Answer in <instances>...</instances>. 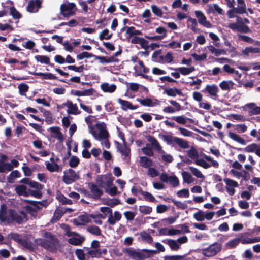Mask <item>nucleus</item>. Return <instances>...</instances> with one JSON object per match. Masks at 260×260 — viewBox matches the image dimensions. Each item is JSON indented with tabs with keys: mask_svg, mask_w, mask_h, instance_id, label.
I'll return each mask as SVG.
<instances>
[{
	"mask_svg": "<svg viewBox=\"0 0 260 260\" xmlns=\"http://www.w3.org/2000/svg\"><path fill=\"white\" fill-rule=\"evenodd\" d=\"M142 240L149 244H151L153 242V238L146 231H143L140 234Z\"/></svg>",
	"mask_w": 260,
	"mask_h": 260,
	"instance_id": "obj_44",
	"label": "nucleus"
},
{
	"mask_svg": "<svg viewBox=\"0 0 260 260\" xmlns=\"http://www.w3.org/2000/svg\"><path fill=\"white\" fill-rule=\"evenodd\" d=\"M189 169L191 173L193 174V175H194L196 177L198 178H204V176L198 169L192 166H190Z\"/></svg>",
	"mask_w": 260,
	"mask_h": 260,
	"instance_id": "obj_60",
	"label": "nucleus"
},
{
	"mask_svg": "<svg viewBox=\"0 0 260 260\" xmlns=\"http://www.w3.org/2000/svg\"><path fill=\"white\" fill-rule=\"evenodd\" d=\"M113 36V34H109V30L107 28H105L99 35V38L100 40H110Z\"/></svg>",
	"mask_w": 260,
	"mask_h": 260,
	"instance_id": "obj_41",
	"label": "nucleus"
},
{
	"mask_svg": "<svg viewBox=\"0 0 260 260\" xmlns=\"http://www.w3.org/2000/svg\"><path fill=\"white\" fill-rule=\"evenodd\" d=\"M195 164L198 166L202 167L204 169H208L211 167V165L202 158L196 160Z\"/></svg>",
	"mask_w": 260,
	"mask_h": 260,
	"instance_id": "obj_58",
	"label": "nucleus"
},
{
	"mask_svg": "<svg viewBox=\"0 0 260 260\" xmlns=\"http://www.w3.org/2000/svg\"><path fill=\"white\" fill-rule=\"evenodd\" d=\"M147 140L149 142H150L153 147H154L156 150L158 151H162V147L160 145L158 141L156 140V139L152 136H149L147 138Z\"/></svg>",
	"mask_w": 260,
	"mask_h": 260,
	"instance_id": "obj_31",
	"label": "nucleus"
},
{
	"mask_svg": "<svg viewBox=\"0 0 260 260\" xmlns=\"http://www.w3.org/2000/svg\"><path fill=\"white\" fill-rule=\"evenodd\" d=\"M260 52V48L246 47L243 51L244 54L248 55L250 53H257Z\"/></svg>",
	"mask_w": 260,
	"mask_h": 260,
	"instance_id": "obj_63",
	"label": "nucleus"
},
{
	"mask_svg": "<svg viewBox=\"0 0 260 260\" xmlns=\"http://www.w3.org/2000/svg\"><path fill=\"white\" fill-rule=\"evenodd\" d=\"M172 70H175L176 71L179 72L183 75H187L195 71V68L193 66H191L189 68L186 67H179L177 68H171Z\"/></svg>",
	"mask_w": 260,
	"mask_h": 260,
	"instance_id": "obj_25",
	"label": "nucleus"
},
{
	"mask_svg": "<svg viewBox=\"0 0 260 260\" xmlns=\"http://www.w3.org/2000/svg\"><path fill=\"white\" fill-rule=\"evenodd\" d=\"M240 241L239 238L232 239L225 244V246L229 249L234 248L239 244Z\"/></svg>",
	"mask_w": 260,
	"mask_h": 260,
	"instance_id": "obj_48",
	"label": "nucleus"
},
{
	"mask_svg": "<svg viewBox=\"0 0 260 260\" xmlns=\"http://www.w3.org/2000/svg\"><path fill=\"white\" fill-rule=\"evenodd\" d=\"M115 143L118 145V149L122 155L127 157L129 156L131 153L130 148L127 146V143L121 145L118 142L115 141Z\"/></svg>",
	"mask_w": 260,
	"mask_h": 260,
	"instance_id": "obj_20",
	"label": "nucleus"
},
{
	"mask_svg": "<svg viewBox=\"0 0 260 260\" xmlns=\"http://www.w3.org/2000/svg\"><path fill=\"white\" fill-rule=\"evenodd\" d=\"M42 2L40 0H30L26 10L30 13H36L41 8Z\"/></svg>",
	"mask_w": 260,
	"mask_h": 260,
	"instance_id": "obj_13",
	"label": "nucleus"
},
{
	"mask_svg": "<svg viewBox=\"0 0 260 260\" xmlns=\"http://www.w3.org/2000/svg\"><path fill=\"white\" fill-rule=\"evenodd\" d=\"M172 119L180 124L185 125L187 122V120L192 121V119L184 117V116H173Z\"/></svg>",
	"mask_w": 260,
	"mask_h": 260,
	"instance_id": "obj_42",
	"label": "nucleus"
},
{
	"mask_svg": "<svg viewBox=\"0 0 260 260\" xmlns=\"http://www.w3.org/2000/svg\"><path fill=\"white\" fill-rule=\"evenodd\" d=\"M238 7L236 9L239 12V14H243L246 13V6L244 0H237Z\"/></svg>",
	"mask_w": 260,
	"mask_h": 260,
	"instance_id": "obj_34",
	"label": "nucleus"
},
{
	"mask_svg": "<svg viewBox=\"0 0 260 260\" xmlns=\"http://www.w3.org/2000/svg\"><path fill=\"white\" fill-rule=\"evenodd\" d=\"M162 242L165 244H168L172 250L176 251L178 250L180 248V245L178 243L177 240L166 239L163 240Z\"/></svg>",
	"mask_w": 260,
	"mask_h": 260,
	"instance_id": "obj_23",
	"label": "nucleus"
},
{
	"mask_svg": "<svg viewBox=\"0 0 260 260\" xmlns=\"http://www.w3.org/2000/svg\"><path fill=\"white\" fill-rule=\"evenodd\" d=\"M96 183L101 188L105 186L110 187L113 185V177L111 174L98 175L95 179Z\"/></svg>",
	"mask_w": 260,
	"mask_h": 260,
	"instance_id": "obj_6",
	"label": "nucleus"
},
{
	"mask_svg": "<svg viewBox=\"0 0 260 260\" xmlns=\"http://www.w3.org/2000/svg\"><path fill=\"white\" fill-rule=\"evenodd\" d=\"M43 78L44 79L58 80L60 82L70 84V83L66 81L64 79H58L57 77H56V76H55L54 75L51 73H43Z\"/></svg>",
	"mask_w": 260,
	"mask_h": 260,
	"instance_id": "obj_37",
	"label": "nucleus"
},
{
	"mask_svg": "<svg viewBox=\"0 0 260 260\" xmlns=\"http://www.w3.org/2000/svg\"><path fill=\"white\" fill-rule=\"evenodd\" d=\"M101 89L104 92L113 93L116 89V86L115 84L110 85L108 83H104L101 85Z\"/></svg>",
	"mask_w": 260,
	"mask_h": 260,
	"instance_id": "obj_27",
	"label": "nucleus"
},
{
	"mask_svg": "<svg viewBox=\"0 0 260 260\" xmlns=\"http://www.w3.org/2000/svg\"><path fill=\"white\" fill-rule=\"evenodd\" d=\"M230 148H233V149L237 150L239 151H244L246 152H255L256 148L258 147V145L256 143H252L248 146H247L245 148H237L235 147H233L231 146H229Z\"/></svg>",
	"mask_w": 260,
	"mask_h": 260,
	"instance_id": "obj_16",
	"label": "nucleus"
},
{
	"mask_svg": "<svg viewBox=\"0 0 260 260\" xmlns=\"http://www.w3.org/2000/svg\"><path fill=\"white\" fill-rule=\"evenodd\" d=\"M20 244L30 251H34L35 250V246L31 241L26 239H23Z\"/></svg>",
	"mask_w": 260,
	"mask_h": 260,
	"instance_id": "obj_38",
	"label": "nucleus"
},
{
	"mask_svg": "<svg viewBox=\"0 0 260 260\" xmlns=\"http://www.w3.org/2000/svg\"><path fill=\"white\" fill-rule=\"evenodd\" d=\"M164 93L166 94L168 96L175 97L177 95L184 96V94L182 91L176 87L165 88Z\"/></svg>",
	"mask_w": 260,
	"mask_h": 260,
	"instance_id": "obj_14",
	"label": "nucleus"
},
{
	"mask_svg": "<svg viewBox=\"0 0 260 260\" xmlns=\"http://www.w3.org/2000/svg\"><path fill=\"white\" fill-rule=\"evenodd\" d=\"M8 238L10 239H12L14 241L20 244L23 239L22 238V236L18 233H10L8 235Z\"/></svg>",
	"mask_w": 260,
	"mask_h": 260,
	"instance_id": "obj_46",
	"label": "nucleus"
},
{
	"mask_svg": "<svg viewBox=\"0 0 260 260\" xmlns=\"http://www.w3.org/2000/svg\"><path fill=\"white\" fill-rule=\"evenodd\" d=\"M21 176V174L18 170L12 171L8 178V182L12 183L14 178H19Z\"/></svg>",
	"mask_w": 260,
	"mask_h": 260,
	"instance_id": "obj_57",
	"label": "nucleus"
},
{
	"mask_svg": "<svg viewBox=\"0 0 260 260\" xmlns=\"http://www.w3.org/2000/svg\"><path fill=\"white\" fill-rule=\"evenodd\" d=\"M15 191L19 196H23L24 197H28L29 193L27 191V187L24 185H17L15 187Z\"/></svg>",
	"mask_w": 260,
	"mask_h": 260,
	"instance_id": "obj_28",
	"label": "nucleus"
},
{
	"mask_svg": "<svg viewBox=\"0 0 260 260\" xmlns=\"http://www.w3.org/2000/svg\"><path fill=\"white\" fill-rule=\"evenodd\" d=\"M117 102L121 105V108L124 111H126L127 109L131 110L132 103L127 101L123 100L120 98L117 99Z\"/></svg>",
	"mask_w": 260,
	"mask_h": 260,
	"instance_id": "obj_43",
	"label": "nucleus"
},
{
	"mask_svg": "<svg viewBox=\"0 0 260 260\" xmlns=\"http://www.w3.org/2000/svg\"><path fill=\"white\" fill-rule=\"evenodd\" d=\"M87 252L86 253L87 257L89 258H100L101 257L100 249H92L89 247H84Z\"/></svg>",
	"mask_w": 260,
	"mask_h": 260,
	"instance_id": "obj_19",
	"label": "nucleus"
},
{
	"mask_svg": "<svg viewBox=\"0 0 260 260\" xmlns=\"http://www.w3.org/2000/svg\"><path fill=\"white\" fill-rule=\"evenodd\" d=\"M94 55L91 53L88 52H82L77 56V59L78 60H82L84 58H91L94 57Z\"/></svg>",
	"mask_w": 260,
	"mask_h": 260,
	"instance_id": "obj_62",
	"label": "nucleus"
},
{
	"mask_svg": "<svg viewBox=\"0 0 260 260\" xmlns=\"http://www.w3.org/2000/svg\"><path fill=\"white\" fill-rule=\"evenodd\" d=\"M223 181L225 183L226 187H238L239 186L238 182L234 180L225 178Z\"/></svg>",
	"mask_w": 260,
	"mask_h": 260,
	"instance_id": "obj_53",
	"label": "nucleus"
},
{
	"mask_svg": "<svg viewBox=\"0 0 260 260\" xmlns=\"http://www.w3.org/2000/svg\"><path fill=\"white\" fill-rule=\"evenodd\" d=\"M149 68L146 67L145 68H144V69L143 70V72L144 73H142L141 72L136 73V75L140 76L141 77V78H144L150 82H153L154 81V80L152 77L146 74V73H149Z\"/></svg>",
	"mask_w": 260,
	"mask_h": 260,
	"instance_id": "obj_30",
	"label": "nucleus"
},
{
	"mask_svg": "<svg viewBox=\"0 0 260 260\" xmlns=\"http://www.w3.org/2000/svg\"><path fill=\"white\" fill-rule=\"evenodd\" d=\"M136 101L144 106L152 107L154 106V104L153 103L152 100L148 98H146L144 99L137 98L136 99Z\"/></svg>",
	"mask_w": 260,
	"mask_h": 260,
	"instance_id": "obj_39",
	"label": "nucleus"
},
{
	"mask_svg": "<svg viewBox=\"0 0 260 260\" xmlns=\"http://www.w3.org/2000/svg\"><path fill=\"white\" fill-rule=\"evenodd\" d=\"M79 179V175L72 169H69L64 171L63 181L66 184H71Z\"/></svg>",
	"mask_w": 260,
	"mask_h": 260,
	"instance_id": "obj_8",
	"label": "nucleus"
},
{
	"mask_svg": "<svg viewBox=\"0 0 260 260\" xmlns=\"http://www.w3.org/2000/svg\"><path fill=\"white\" fill-rule=\"evenodd\" d=\"M57 199L63 205H71L73 203L71 200L68 199L62 194H60V195L58 196Z\"/></svg>",
	"mask_w": 260,
	"mask_h": 260,
	"instance_id": "obj_52",
	"label": "nucleus"
},
{
	"mask_svg": "<svg viewBox=\"0 0 260 260\" xmlns=\"http://www.w3.org/2000/svg\"><path fill=\"white\" fill-rule=\"evenodd\" d=\"M84 240V238H78L76 237H73L69 239L68 241L70 244L76 246H79L81 245Z\"/></svg>",
	"mask_w": 260,
	"mask_h": 260,
	"instance_id": "obj_49",
	"label": "nucleus"
},
{
	"mask_svg": "<svg viewBox=\"0 0 260 260\" xmlns=\"http://www.w3.org/2000/svg\"><path fill=\"white\" fill-rule=\"evenodd\" d=\"M87 231L90 234L94 235L100 236L101 235V230L100 228L96 225L88 226L87 229Z\"/></svg>",
	"mask_w": 260,
	"mask_h": 260,
	"instance_id": "obj_45",
	"label": "nucleus"
},
{
	"mask_svg": "<svg viewBox=\"0 0 260 260\" xmlns=\"http://www.w3.org/2000/svg\"><path fill=\"white\" fill-rule=\"evenodd\" d=\"M28 220V217L25 212L10 209L7 210L5 204H2L0 209V221L6 222L8 224L16 223L22 224Z\"/></svg>",
	"mask_w": 260,
	"mask_h": 260,
	"instance_id": "obj_1",
	"label": "nucleus"
},
{
	"mask_svg": "<svg viewBox=\"0 0 260 260\" xmlns=\"http://www.w3.org/2000/svg\"><path fill=\"white\" fill-rule=\"evenodd\" d=\"M126 34L128 35L127 38L130 39L134 36L142 35V32L140 30L136 29L134 26H131L127 28Z\"/></svg>",
	"mask_w": 260,
	"mask_h": 260,
	"instance_id": "obj_32",
	"label": "nucleus"
},
{
	"mask_svg": "<svg viewBox=\"0 0 260 260\" xmlns=\"http://www.w3.org/2000/svg\"><path fill=\"white\" fill-rule=\"evenodd\" d=\"M203 93H208L213 99H215L218 96L219 88L216 84H208L206 87L202 90Z\"/></svg>",
	"mask_w": 260,
	"mask_h": 260,
	"instance_id": "obj_10",
	"label": "nucleus"
},
{
	"mask_svg": "<svg viewBox=\"0 0 260 260\" xmlns=\"http://www.w3.org/2000/svg\"><path fill=\"white\" fill-rule=\"evenodd\" d=\"M45 237L46 239H36L35 240L36 243L51 252L56 253L59 246L58 240L49 232H45Z\"/></svg>",
	"mask_w": 260,
	"mask_h": 260,
	"instance_id": "obj_2",
	"label": "nucleus"
},
{
	"mask_svg": "<svg viewBox=\"0 0 260 260\" xmlns=\"http://www.w3.org/2000/svg\"><path fill=\"white\" fill-rule=\"evenodd\" d=\"M159 137L162 138L168 144H171L174 142L182 149H188L190 146L188 141L177 137H173L171 135L159 134Z\"/></svg>",
	"mask_w": 260,
	"mask_h": 260,
	"instance_id": "obj_4",
	"label": "nucleus"
},
{
	"mask_svg": "<svg viewBox=\"0 0 260 260\" xmlns=\"http://www.w3.org/2000/svg\"><path fill=\"white\" fill-rule=\"evenodd\" d=\"M90 214L80 215L78 217L79 221H74V223L76 225H85L87 223L91 221Z\"/></svg>",
	"mask_w": 260,
	"mask_h": 260,
	"instance_id": "obj_15",
	"label": "nucleus"
},
{
	"mask_svg": "<svg viewBox=\"0 0 260 260\" xmlns=\"http://www.w3.org/2000/svg\"><path fill=\"white\" fill-rule=\"evenodd\" d=\"M126 252L128 255L135 260H144L151 257L154 254L157 253V250L143 249L141 251L127 249Z\"/></svg>",
	"mask_w": 260,
	"mask_h": 260,
	"instance_id": "obj_3",
	"label": "nucleus"
},
{
	"mask_svg": "<svg viewBox=\"0 0 260 260\" xmlns=\"http://www.w3.org/2000/svg\"><path fill=\"white\" fill-rule=\"evenodd\" d=\"M80 162L79 159L76 156H72L69 161V165L71 167L75 168Z\"/></svg>",
	"mask_w": 260,
	"mask_h": 260,
	"instance_id": "obj_64",
	"label": "nucleus"
},
{
	"mask_svg": "<svg viewBox=\"0 0 260 260\" xmlns=\"http://www.w3.org/2000/svg\"><path fill=\"white\" fill-rule=\"evenodd\" d=\"M51 133L55 135L54 136L58 140L62 142L63 140V136L60 131V128L58 126H53L50 128Z\"/></svg>",
	"mask_w": 260,
	"mask_h": 260,
	"instance_id": "obj_29",
	"label": "nucleus"
},
{
	"mask_svg": "<svg viewBox=\"0 0 260 260\" xmlns=\"http://www.w3.org/2000/svg\"><path fill=\"white\" fill-rule=\"evenodd\" d=\"M229 136L231 139L232 140L239 143L241 144L242 145H245L246 144V141L244 139H243L242 138H241L240 136H239L238 135L232 133V132H229Z\"/></svg>",
	"mask_w": 260,
	"mask_h": 260,
	"instance_id": "obj_35",
	"label": "nucleus"
},
{
	"mask_svg": "<svg viewBox=\"0 0 260 260\" xmlns=\"http://www.w3.org/2000/svg\"><path fill=\"white\" fill-rule=\"evenodd\" d=\"M13 170V166L9 162L0 161V173L11 171Z\"/></svg>",
	"mask_w": 260,
	"mask_h": 260,
	"instance_id": "obj_36",
	"label": "nucleus"
},
{
	"mask_svg": "<svg viewBox=\"0 0 260 260\" xmlns=\"http://www.w3.org/2000/svg\"><path fill=\"white\" fill-rule=\"evenodd\" d=\"M120 204V201L118 199H109L104 203V204L107 205L110 207H113Z\"/></svg>",
	"mask_w": 260,
	"mask_h": 260,
	"instance_id": "obj_56",
	"label": "nucleus"
},
{
	"mask_svg": "<svg viewBox=\"0 0 260 260\" xmlns=\"http://www.w3.org/2000/svg\"><path fill=\"white\" fill-rule=\"evenodd\" d=\"M35 59L41 63L49 64L50 58L45 55H36L35 56Z\"/></svg>",
	"mask_w": 260,
	"mask_h": 260,
	"instance_id": "obj_47",
	"label": "nucleus"
},
{
	"mask_svg": "<svg viewBox=\"0 0 260 260\" xmlns=\"http://www.w3.org/2000/svg\"><path fill=\"white\" fill-rule=\"evenodd\" d=\"M45 164L46 165V169L50 172H58L61 171L60 170V166L56 162L51 163L47 161H45Z\"/></svg>",
	"mask_w": 260,
	"mask_h": 260,
	"instance_id": "obj_26",
	"label": "nucleus"
},
{
	"mask_svg": "<svg viewBox=\"0 0 260 260\" xmlns=\"http://www.w3.org/2000/svg\"><path fill=\"white\" fill-rule=\"evenodd\" d=\"M234 129L239 133H243L247 129V127L245 124H238L234 125Z\"/></svg>",
	"mask_w": 260,
	"mask_h": 260,
	"instance_id": "obj_59",
	"label": "nucleus"
},
{
	"mask_svg": "<svg viewBox=\"0 0 260 260\" xmlns=\"http://www.w3.org/2000/svg\"><path fill=\"white\" fill-rule=\"evenodd\" d=\"M64 213L65 212L61 208H57L51 219L52 222H55L60 220Z\"/></svg>",
	"mask_w": 260,
	"mask_h": 260,
	"instance_id": "obj_33",
	"label": "nucleus"
},
{
	"mask_svg": "<svg viewBox=\"0 0 260 260\" xmlns=\"http://www.w3.org/2000/svg\"><path fill=\"white\" fill-rule=\"evenodd\" d=\"M88 186L90 189V192L92 193L91 194H89L88 197H91L94 200H99L103 194V191L102 189L100 188V187L99 185L95 184L93 183H89Z\"/></svg>",
	"mask_w": 260,
	"mask_h": 260,
	"instance_id": "obj_9",
	"label": "nucleus"
},
{
	"mask_svg": "<svg viewBox=\"0 0 260 260\" xmlns=\"http://www.w3.org/2000/svg\"><path fill=\"white\" fill-rule=\"evenodd\" d=\"M10 14L12 15L13 18L15 19H19L21 18V14L16 10L14 7H11L10 8Z\"/></svg>",
	"mask_w": 260,
	"mask_h": 260,
	"instance_id": "obj_54",
	"label": "nucleus"
},
{
	"mask_svg": "<svg viewBox=\"0 0 260 260\" xmlns=\"http://www.w3.org/2000/svg\"><path fill=\"white\" fill-rule=\"evenodd\" d=\"M152 12L157 16L162 17L163 13L162 10L155 5H152L151 6Z\"/></svg>",
	"mask_w": 260,
	"mask_h": 260,
	"instance_id": "obj_61",
	"label": "nucleus"
},
{
	"mask_svg": "<svg viewBox=\"0 0 260 260\" xmlns=\"http://www.w3.org/2000/svg\"><path fill=\"white\" fill-rule=\"evenodd\" d=\"M164 122L168 126L178 129L180 131L181 134L184 136L191 137L192 135V132L191 131H190L185 128L177 126L174 122L169 121L168 120H166Z\"/></svg>",
	"mask_w": 260,
	"mask_h": 260,
	"instance_id": "obj_11",
	"label": "nucleus"
},
{
	"mask_svg": "<svg viewBox=\"0 0 260 260\" xmlns=\"http://www.w3.org/2000/svg\"><path fill=\"white\" fill-rule=\"evenodd\" d=\"M98 128L100 129L99 133V138L101 140L108 139L109 134L108 131L106 129V125L104 123L97 125Z\"/></svg>",
	"mask_w": 260,
	"mask_h": 260,
	"instance_id": "obj_17",
	"label": "nucleus"
},
{
	"mask_svg": "<svg viewBox=\"0 0 260 260\" xmlns=\"http://www.w3.org/2000/svg\"><path fill=\"white\" fill-rule=\"evenodd\" d=\"M187 155L192 159H197L199 156L197 150L193 146L187 151Z\"/></svg>",
	"mask_w": 260,
	"mask_h": 260,
	"instance_id": "obj_51",
	"label": "nucleus"
},
{
	"mask_svg": "<svg viewBox=\"0 0 260 260\" xmlns=\"http://www.w3.org/2000/svg\"><path fill=\"white\" fill-rule=\"evenodd\" d=\"M194 13L196 17L198 19V22L201 25L207 28L211 27V23L207 20L206 17L202 11L197 10Z\"/></svg>",
	"mask_w": 260,
	"mask_h": 260,
	"instance_id": "obj_12",
	"label": "nucleus"
},
{
	"mask_svg": "<svg viewBox=\"0 0 260 260\" xmlns=\"http://www.w3.org/2000/svg\"><path fill=\"white\" fill-rule=\"evenodd\" d=\"M67 107L68 108L67 113L69 114L78 115L80 113V111H78L77 105L74 104L71 101L67 100Z\"/></svg>",
	"mask_w": 260,
	"mask_h": 260,
	"instance_id": "obj_18",
	"label": "nucleus"
},
{
	"mask_svg": "<svg viewBox=\"0 0 260 260\" xmlns=\"http://www.w3.org/2000/svg\"><path fill=\"white\" fill-rule=\"evenodd\" d=\"M93 89L91 88L88 89H85L83 91L80 90H72V93L75 96H90L93 93Z\"/></svg>",
	"mask_w": 260,
	"mask_h": 260,
	"instance_id": "obj_22",
	"label": "nucleus"
},
{
	"mask_svg": "<svg viewBox=\"0 0 260 260\" xmlns=\"http://www.w3.org/2000/svg\"><path fill=\"white\" fill-rule=\"evenodd\" d=\"M182 176L183 182L187 184H190L194 180L191 175L187 171H183L182 173Z\"/></svg>",
	"mask_w": 260,
	"mask_h": 260,
	"instance_id": "obj_40",
	"label": "nucleus"
},
{
	"mask_svg": "<svg viewBox=\"0 0 260 260\" xmlns=\"http://www.w3.org/2000/svg\"><path fill=\"white\" fill-rule=\"evenodd\" d=\"M139 211L144 214H149L152 211V208L148 206L141 205L139 206Z\"/></svg>",
	"mask_w": 260,
	"mask_h": 260,
	"instance_id": "obj_55",
	"label": "nucleus"
},
{
	"mask_svg": "<svg viewBox=\"0 0 260 260\" xmlns=\"http://www.w3.org/2000/svg\"><path fill=\"white\" fill-rule=\"evenodd\" d=\"M121 218V214L118 211H115L114 213V216L112 213L111 215H109L107 222L110 225H114L116 221H119Z\"/></svg>",
	"mask_w": 260,
	"mask_h": 260,
	"instance_id": "obj_21",
	"label": "nucleus"
},
{
	"mask_svg": "<svg viewBox=\"0 0 260 260\" xmlns=\"http://www.w3.org/2000/svg\"><path fill=\"white\" fill-rule=\"evenodd\" d=\"M222 248V246L218 243H214L210 245L208 247L202 249V254L207 257H212L216 255L219 252Z\"/></svg>",
	"mask_w": 260,
	"mask_h": 260,
	"instance_id": "obj_7",
	"label": "nucleus"
},
{
	"mask_svg": "<svg viewBox=\"0 0 260 260\" xmlns=\"http://www.w3.org/2000/svg\"><path fill=\"white\" fill-rule=\"evenodd\" d=\"M77 8L74 3H63L60 7V14L64 17L68 18L70 16H74L76 14Z\"/></svg>",
	"mask_w": 260,
	"mask_h": 260,
	"instance_id": "obj_5",
	"label": "nucleus"
},
{
	"mask_svg": "<svg viewBox=\"0 0 260 260\" xmlns=\"http://www.w3.org/2000/svg\"><path fill=\"white\" fill-rule=\"evenodd\" d=\"M139 162L140 166L144 168H149L153 165L152 160L146 156H141Z\"/></svg>",
	"mask_w": 260,
	"mask_h": 260,
	"instance_id": "obj_24",
	"label": "nucleus"
},
{
	"mask_svg": "<svg viewBox=\"0 0 260 260\" xmlns=\"http://www.w3.org/2000/svg\"><path fill=\"white\" fill-rule=\"evenodd\" d=\"M255 104L253 103L247 104V107L251 109V114L253 115H257L260 114V107L256 106Z\"/></svg>",
	"mask_w": 260,
	"mask_h": 260,
	"instance_id": "obj_50",
	"label": "nucleus"
}]
</instances>
